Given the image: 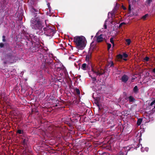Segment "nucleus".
<instances>
[{
	"label": "nucleus",
	"instance_id": "1",
	"mask_svg": "<svg viewBox=\"0 0 155 155\" xmlns=\"http://www.w3.org/2000/svg\"><path fill=\"white\" fill-rule=\"evenodd\" d=\"M73 41L78 49H83L86 45L85 38L83 36H76L74 38Z\"/></svg>",
	"mask_w": 155,
	"mask_h": 155
},
{
	"label": "nucleus",
	"instance_id": "2",
	"mask_svg": "<svg viewBox=\"0 0 155 155\" xmlns=\"http://www.w3.org/2000/svg\"><path fill=\"white\" fill-rule=\"evenodd\" d=\"M31 26L35 30H42L43 27L42 22L36 18L32 19L31 21Z\"/></svg>",
	"mask_w": 155,
	"mask_h": 155
},
{
	"label": "nucleus",
	"instance_id": "3",
	"mask_svg": "<svg viewBox=\"0 0 155 155\" xmlns=\"http://www.w3.org/2000/svg\"><path fill=\"white\" fill-rule=\"evenodd\" d=\"M15 57L12 53H9L6 54L3 59V64L5 65L7 64H12L15 62Z\"/></svg>",
	"mask_w": 155,
	"mask_h": 155
},
{
	"label": "nucleus",
	"instance_id": "4",
	"mask_svg": "<svg viewBox=\"0 0 155 155\" xmlns=\"http://www.w3.org/2000/svg\"><path fill=\"white\" fill-rule=\"evenodd\" d=\"M43 30L45 35L47 36H49L51 38L52 37L55 33L54 28L51 26H47L46 27L43 28Z\"/></svg>",
	"mask_w": 155,
	"mask_h": 155
},
{
	"label": "nucleus",
	"instance_id": "5",
	"mask_svg": "<svg viewBox=\"0 0 155 155\" xmlns=\"http://www.w3.org/2000/svg\"><path fill=\"white\" fill-rule=\"evenodd\" d=\"M89 64L90 65V68L93 74H96L97 76H100L104 73L101 70H99L96 66L94 65L92 63H90Z\"/></svg>",
	"mask_w": 155,
	"mask_h": 155
},
{
	"label": "nucleus",
	"instance_id": "6",
	"mask_svg": "<svg viewBox=\"0 0 155 155\" xmlns=\"http://www.w3.org/2000/svg\"><path fill=\"white\" fill-rule=\"evenodd\" d=\"M54 62L53 60L50 58H47L45 60V63H44V67L45 68H48L47 65L49 66L50 67H51V65H53Z\"/></svg>",
	"mask_w": 155,
	"mask_h": 155
},
{
	"label": "nucleus",
	"instance_id": "7",
	"mask_svg": "<svg viewBox=\"0 0 155 155\" xmlns=\"http://www.w3.org/2000/svg\"><path fill=\"white\" fill-rule=\"evenodd\" d=\"M90 63H92L91 61H89L87 62V64L86 63L83 64L81 67V69L84 71L87 70L88 68L89 69H90V65L89 64Z\"/></svg>",
	"mask_w": 155,
	"mask_h": 155
},
{
	"label": "nucleus",
	"instance_id": "8",
	"mask_svg": "<svg viewBox=\"0 0 155 155\" xmlns=\"http://www.w3.org/2000/svg\"><path fill=\"white\" fill-rule=\"evenodd\" d=\"M39 44H36L34 46L30 47V49L33 52H35L38 51L39 50Z\"/></svg>",
	"mask_w": 155,
	"mask_h": 155
},
{
	"label": "nucleus",
	"instance_id": "9",
	"mask_svg": "<svg viewBox=\"0 0 155 155\" xmlns=\"http://www.w3.org/2000/svg\"><path fill=\"white\" fill-rule=\"evenodd\" d=\"M27 39L28 41H26L25 44L28 47H29L30 48L31 45H33V43L31 41V39L30 38H28Z\"/></svg>",
	"mask_w": 155,
	"mask_h": 155
},
{
	"label": "nucleus",
	"instance_id": "10",
	"mask_svg": "<svg viewBox=\"0 0 155 155\" xmlns=\"http://www.w3.org/2000/svg\"><path fill=\"white\" fill-rule=\"evenodd\" d=\"M127 147H124V149L125 151H124L123 152L122 151H120L119 153V155H127V152L130 150V149H127Z\"/></svg>",
	"mask_w": 155,
	"mask_h": 155
},
{
	"label": "nucleus",
	"instance_id": "11",
	"mask_svg": "<svg viewBox=\"0 0 155 155\" xmlns=\"http://www.w3.org/2000/svg\"><path fill=\"white\" fill-rule=\"evenodd\" d=\"M129 79V77L126 74H124L121 77V80L122 82L124 83H127Z\"/></svg>",
	"mask_w": 155,
	"mask_h": 155
},
{
	"label": "nucleus",
	"instance_id": "12",
	"mask_svg": "<svg viewBox=\"0 0 155 155\" xmlns=\"http://www.w3.org/2000/svg\"><path fill=\"white\" fill-rule=\"evenodd\" d=\"M22 141L21 142L22 144L25 147H26L28 146L27 143L28 140L27 139L22 138Z\"/></svg>",
	"mask_w": 155,
	"mask_h": 155
},
{
	"label": "nucleus",
	"instance_id": "13",
	"mask_svg": "<svg viewBox=\"0 0 155 155\" xmlns=\"http://www.w3.org/2000/svg\"><path fill=\"white\" fill-rule=\"evenodd\" d=\"M97 41L98 42H101L103 41V38L102 34L100 35L97 37Z\"/></svg>",
	"mask_w": 155,
	"mask_h": 155
},
{
	"label": "nucleus",
	"instance_id": "14",
	"mask_svg": "<svg viewBox=\"0 0 155 155\" xmlns=\"http://www.w3.org/2000/svg\"><path fill=\"white\" fill-rule=\"evenodd\" d=\"M80 101V100L79 98H74V100L73 101L72 104H73L76 105L78 104Z\"/></svg>",
	"mask_w": 155,
	"mask_h": 155
},
{
	"label": "nucleus",
	"instance_id": "15",
	"mask_svg": "<svg viewBox=\"0 0 155 155\" xmlns=\"http://www.w3.org/2000/svg\"><path fill=\"white\" fill-rule=\"evenodd\" d=\"M133 92L136 94L138 92V89L137 86H135L133 89Z\"/></svg>",
	"mask_w": 155,
	"mask_h": 155
},
{
	"label": "nucleus",
	"instance_id": "16",
	"mask_svg": "<svg viewBox=\"0 0 155 155\" xmlns=\"http://www.w3.org/2000/svg\"><path fill=\"white\" fill-rule=\"evenodd\" d=\"M109 65H110V67H114V63L112 61H110L108 63L107 66H108Z\"/></svg>",
	"mask_w": 155,
	"mask_h": 155
},
{
	"label": "nucleus",
	"instance_id": "17",
	"mask_svg": "<svg viewBox=\"0 0 155 155\" xmlns=\"http://www.w3.org/2000/svg\"><path fill=\"white\" fill-rule=\"evenodd\" d=\"M142 119L141 118H140L138 119L137 121V124L138 126L140 125L142 121Z\"/></svg>",
	"mask_w": 155,
	"mask_h": 155
},
{
	"label": "nucleus",
	"instance_id": "18",
	"mask_svg": "<svg viewBox=\"0 0 155 155\" xmlns=\"http://www.w3.org/2000/svg\"><path fill=\"white\" fill-rule=\"evenodd\" d=\"M18 134H21L23 135L24 134V132L23 130H21L20 129L18 130L16 132Z\"/></svg>",
	"mask_w": 155,
	"mask_h": 155
},
{
	"label": "nucleus",
	"instance_id": "19",
	"mask_svg": "<svg viewBox=\"0 0 155 155\" xmlns=\"http://www.w3.org/2000/svg\"><path fill=\"white\" fill-rule=\"evenodd\" d=\"M129 99L130 102H133L135 100V99L132 96H130Z\"/></svg>",
	"mask_w": 155,
	"mask_h": 155
},
{
	"label": "nucleus",
	"instance_id": "20",
	"mask_svg": "<svg viewBox=\"0 0 155 155\" xmlns=\"http://www.w3.org/2000/svg\"><path fill=\"white\" fill-rule=\"evenodd\" d=\"M31 12H37V13H36V14H37L38 13H39V12L38 11V10L37 9H36L35 8H32V9Z\"/></svg>",
	"mask_w": 155,
	"mask_h": 155
},
{
	"label": "nucleus",
	"instance_id": "21",
	"mask_svg": "<svg viewBox=\"0 0 155 155\" xmlns=\"http://www.w3.org/2000/svg\"><path fill=\"white\" fill-rule=\"evenodd\" d=\"M152 2V0H147L146 1V2L147 4V6H150V4Z\"/></svg>",
	"mask_w": 155,
	"mask_h": 155
},
{
	"label": "nucleus",
	"instance_id": "22",
	"mask_svg": "<svg viewBox=\"0 0 155 155\" xmlns=\"http://www.w3.org/2000/svg\"><path fill=\"white\" fill-rule=\"evenodd\" d=\"M86 58V61H87V62L89 61H91L89 60L91 58V55H87Z\"/></svg>",
	"mask_w": 155,
	"mask_h": 155
},
{
	"label": "nucleus",
	"instance_id": "23",
	"mask_svg": "<svg viewBox=\"0 0 155 155\" xmlns=\"http://www.w3.org/2000/svg\"><path fill=\"white\" fill-rule=\"evenodd\" d=\"M126 41L127 43V45H130L131 42V40L130 39H127L126 40Z\"/></svg>",
	"mask_w": 155,
	"mask_h": 155
},
{
	"label": "nucleus",
	"instance_id": "24",
	"mask_svg": "<svg viewBox=\"0 0 155 155\" xmlns=\"http://www.w3.org/2000/svg\"><path fill=\"white\" fill-rule=\"evenodd\" d=\"M148 14H146L145 15L142 16V19L143 20H145L146 19L147 17L148 16Z\"/></svg>",
	"mask_w": 155,
	"mask_h": 155
},
{
	"label": "nucleus",
	"instance_id": "25",
	"mask_svg": "<svg viewBox=\"0 0 155 155\" xmlns=\"http://www.w3.org/2000/svg\"><path fill=\"white\" fill-rule=\"evenodd\" d=\"M75 91L78 95H79L80 94V90L78 89L77 88H76L75 89Z\"/></svg>",
	"mask_w": 155,
	"mask_h": 155
},
{
	"label": "nucleus",
	"instance_id": "26",
	"mask_svg": "<svg viewBox=\"0 0 155 155\" xmlns=\"http://www.w3.org/2000/svg\"><path fill=\"white\" fill-rule=\"evenodd\" d=\"M91 77V78L92 79V80L93 81H96L97 80V78L96 77H92L91 76H90Z\"/></svg>",
	"mask_w": 155,
	"mask_h": 155
},
{
	"label": "nucleus",
	"instance_id": "27",
	"mask_svg": "<svg viewBox=\"0 0 155 155\" xmlns=\"http://www.w3.org/2000/svg\"><path fill=\"white\" fill-rule=\"evenodd\" d=\"M110 42L113 44V46H114V42L113 40V38H111L110 39Z\"/></svg>",
	"mask_w": 155,
	"mask_h": 155
},
{
	"label": "nucleus",
	"instance_id": "28",
	"mask_svg": "<svg viewBox=\"0 0 155 155\" xmlns=\"http://www.w3.org/2000/svg\"><path fill=\"white\" fill-rule=\"evenodd\" d=\"M123 58V55L121 54H119L117 56V58L118 59H121Z\"/></svg>",
	"mask_w": 155,
	"mask_h": 155
},
{
	"label": "nucleus",
	"instance_id": "29",
	"mask_svg": "<svg viewBox=\"0 0 155 155\" xmlns=\"http://www.w3.org/2000/svg\"><path fill=\"white\" fill-rule=\"evenodd\" d=\"M126 23H125L124 22H122L119 25V28H120V27H121L122 26L124 25H125V24Z\"/></svg>",
	"mask_w": 155,
	"mask_h": 155
},
{
	"label": "nucleus",
	"instance_id": "30",
	"mask_svg": "<svg viewBox=\"0 0 155 155\" xmlns=\"http://www.w3.org/2000/svg\"><path fill=\"white\" fill-rule=\"evenodd\" d=\"M122 55L125 58H127L128 57V55L125 53L123 54V55Z\"/></svg>",
	"mask_w": 155,
	"mask_h": 155
},
{
	"label": "nucleus",
	"instance_id": "31",
	"mask_svg": "<svg viewBox=\"0 0 155 155\" xmlns=\"http://www.w3.org/2000/svg\"><path fill=\"white\" fill-rule=\"evenodd\" d=\"M144 60L147 61H148L149 60V58L148 57H146L144 58Z\"/></svg>",
	"mask_w": 155,
	"mask_h": 155
},
{
	"label": "nucleus",
	"instance_id": "32",
	"mask_svg": "<svg viewBox=\"0 0 155 155\" xmlns=\"http://www.w3.org/2000/svg\"><path fill=\"white\" fill-rule=\"evenodd\" d=\"M4 44L3 43H0V48H2L4 47Z\"/></svg>",
	"mask_w": 155,
	"mask_h": 155
},
{
	"label": "nucleus",
	"instance_id": "33",
	"mask_svg": "<svg viewBox=\"0 0 155 155\" xmlns=\"http://www.w3.org/2000/svg\"><path fill=\"white\" fill-rule=\"evenodd\" d=\"M155 103V100L153 101L150 104V105L151 106Z\"/></svg>",
	"mask_w": 155,
	"mask_h": 155
},
{
	"label": "nucleus",
	"instance_id": "34",
	"mask_svg": "<svg viewBox=\"0 0 155 155\" xmlns=\"http://www.w3.org/2000/svg\"><path fill=\"white\" fill-rule=\"evenodd\" d=\"M47 5H48V7L49 9V11L50 12L51 9V7L50 6V4L49 3H48Z\"/></svg>",
	"mask_w": 155,
	"mask_h": 155
},
{
	"label": "nucleus",
	"instance_id": "35",
	"mask_svg": "<svg viewBox=\"0 0 155 155\" xmlns=\"http://www.w3.org/2000/svg\"><path fill=\"white\" fill-rule=\"evenodd\" d=\"M111 47V45L110 44H108L107 46V48L109 49Z\"/></svg>",
	"mask_w": 155,
	"mask_h": 155
},
{
	"label": "nucleus",
	"instance_id": "36",
	"mask_svg": "<svg viewBox=\"0 0 155 155\" xmlns=\"http://www.w3.org/2000/svg\"><path fill=\"white\" fill-rule=\"evenodd\" d=\"M104 29H106L107 28V25L105 23L104 25Z\"/></svg>",
	"mask_w": 155,
	"mask_h": 155
},
{
	"label": "nucleus",
	"instance_id": "37",
	"mask_svg": "<svg viewBox=\"0 0 155 155\" xmlns=\"http://www.w3.org/2000/svg\"><path fill=\"white\" fill-rule=\"evenodd\" d=\"M128 10L130 11H131V6L130 5H129V6Z\"/></svg>",
	"mask_w": 155,
	"mask_h": 155
},
{
	"label": "nucleus",
	"instance_id": "38",
	"mask_svg": "<svg viewBox=\"0 0 155 155\" xmlns=\"http://www.w3.org/2000/svg\"><path fill=\"white\" fill-rule=\"evenodd\" d=\"M153 72L155 74V68L153 69Z\"/></svg>",
	"mask_w": 155,
	"mask_h": 155
},
{
	"label": "nucleus",
	"instance_id": "39",
	"mask_svg": "<svg viewBox=\"0 0 155 155\" xmlns=\"http://www.w3.org/2000/svg\"><path fill=\"white\" fill-rule=\"evenodd\" d=\"M2 41H3V42H5V41H6V40H5V38H3V39H2Z\"/></svg>",
	"mask_w": 155,
	"mask_h": 155
},
{
	"label": "nucleus",
	"instance_id": "40",
	"mask_svg": "<svg viewBox=\"0 0 155 155\" xmlns=\"http://www.w3.org/2000/svg\"><path fill=\"white\" fill-rule=\"evenodd\" d=\"M134 78H132V79H131V81L132 82H133L134 81Z\"/></svg>",
	"mask_w": 155,
	"mask_h": 155
},
{
	"label": "nucleus",
	"instance_id": "41",
	"mask_svg": "<svg viewBox=\"0 0 155 155\" xmlns=\"http://www.w3.org/2000/svg\"><path fill=\"white\" fill-rule=\"evenodd\" d=\"M140 145H141V144H137V147H140Z\"/></svg>",
	"mask_w": 155,
	"mask_h": 155
},
{
	"label": "nucleus",
	"instance_id": "42",
	"mask_svg": "<svg viewBox=\"0 0 155 155\" xmlns=\"http://www.w3.org/2000/svg\"><path fill=\"white\" fill-rule=\"evenodd\" d=\"M5 36L4 35H3L2 36L3 38H5Z\"/></svg>",
	"mask_w": 155,
	"mask_h": 155
},
{
	"label": "nucleus",
	"instance_id": "43",
	"mask_svg": "<svg viewBox=\"0 0 155 155\" xmlns=\"http://www.w3.org/2000/svg\"><path fill=\"white\" fill-rule=\"evenodd\" d=\"M124 60L125 61H126L127 59H124Z\"/></svg>",
	"mask_w": 155,
	"mask_h": 155
},
{
	"label": "nucleus",
	"instance_id": "44",
	"mask_svg": "<svg viewBox=\"0 0 155 155\" xmlns=\"http://www.w3.org/2000/svg\"><path fill=\"white\" fill-rule=\"evenodd\" d=\"M71 46V47L72 48V49L73 50V47L72 46Z\"/></svg>",
	"mask_w": 155,
	"mask_h": 155
},
{
	"label": "nucleus",
	"instance_id": "45",
	"mask_svg": "<svg viewBox=\"0 0 155 155\" xmlns=\"http://www.w3.org/2000/svg\"><path fill=\"white\" fill-rule=\"evenodd\" d=\"M154 108H155V106L154 107Z\"/></svg>",
	"mask_w": 155,
	"mask_h": 155
}]
</instances>
